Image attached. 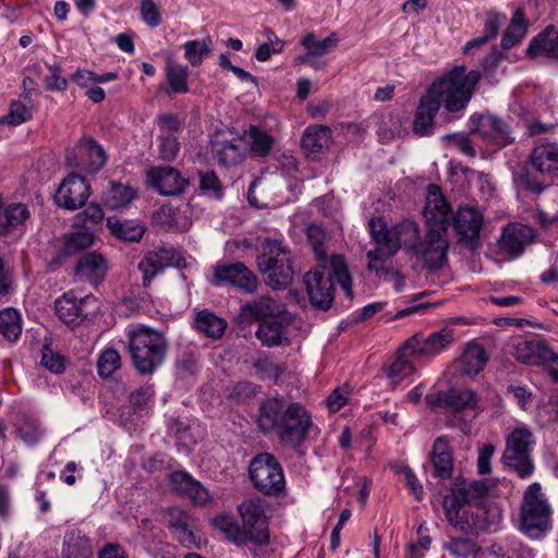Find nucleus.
<instances>
[{"label": "nucleus", "mask_w": 558, "mask_h": 558, "mask_svg": "<svg viewBox=\"0 0 558 558\" xmlns=\"http://www.w3.org/2000/svg\"><path fill=\"white\" fill-rule=\"evenodd\" d=\"M526 53L531 57L544 56L549 59L558 58V29L548 26L529 45Z\"/></svg>", "instance_id": "30"}, {"label": "nucleus", "mask_w": 558, "mask_h": 558, "mask_svg": "<svg viewBox=\"0 0 558 558\" xmlns=\"http://www.w3.org/2000/svg\"><path fill=\"white\" fill-rule=\"evenodd\" d=\"M107 271L108 264L106 258L96 252L82 255L74 268V275L78 280L87 281L95 286L105 280Z\"/></svg>", "instance_id": "23"}, {"label": "nucleus", "mask_w": 558, "mask_h": 558, "mask_svg": "<svg viewBox=\"0 0 558 558\" xmlns=\"http://www.w3.org/2000/svg\"><path fill=\"white\" fill-rule=\"evenodd\" d=\"M551 526V508L541 485L533 483L523 494L520 507V531L532 539H539Z\"/></svg>", "instance_id": "7"}, {"label": "nucleus", "mask_w": 558, "mask_h": 558, "mask_svg": "<svg viewBox=\"0 0 558 558\" xmlns=\"http://www.w3.org/2000/svg\"><path fill=\"white\" fill-rule=\"evenodd\" d=\"M48 69H49L50 74L48 76H46V78H45L46 87L49 90H58V92L65 90L68 87V81H66V78L61 76V72H62L61 65L59 63L54 62V63L50 64L48 66Z\"/></svg>", "instance_id": "61"}, {"label": "nucleus", "mask_w": 558, "mask_h": 558, "mask_svg": "<svg viewBox=\"0 0 558 558\" xmlns=\"http://www.w3.org/2000/svg\"><path fill=\"white\" fill-rule=\"evenodd\" d=\"M532 236V228L524 225H508L499 240V247L515 258L523 253L525 244Z\"/></svg>", "instance_id": "26"}, {"label": "nucleus", "mask_w": 558, "mask_h": 558, "mask_svg": "<svg viewBox=\"0 0 558 558\" xmlns=\"http://www.w3.org/2000/svg\"><path fill=\"white\" fill-rule=\"evenodd\" d=\"M473 128L471 134H476L487 143L505 147L514 142L511 128L505 120L492 113H480L471 117Z\"/></svg>", "instance_id": "15"}, {"label": "nucleus", "mask_w": 558, "mask_h": 558, "mask_svg": "<svg viewBox=\"0 0 558 558\" xmlns=\"http://www.w3.org/2000/svg\"><path fill=\"white\" fill-rule=\"evenodd\" d=\"M140 12L148 26L157 27L161 23V13L154 0H142Z\"/></svg>", "instance_id": "60"}, {"label": "nucleus", "mask_w": 558, "mask_h": 558, "mask_svg": "<svg viewBox=\"0 0 558 558\" xmlns=\"http://www.w3.org/2000/svg\"><path fill=\"white\" fill-rule=\"evenodd\" d=\"M442 140L451 147H454L460 153L474 158L476 156L475 148L473 147L470 137L463 133L446 134Z\"/></svg>", "instance_id": "58"}, {"label": "nucleus", "mask_w": 558, "mask_h": 558, "mask_svg": "<svg viewBox=\"0 0 558 558\" xmlns=\"http://www.w3.org/2000/svg\"><path fill=\"white\" fill-rule=\"evenodd\" d=\"M515 182L518 185L535 195L542 194L547 184L541 181L536 175L531 173L529 170H523L521 173L517 174Z\"/></svg>", "instance_id": "59"}, {"label": "nucleus", "mask_w": 558, "mask_h": 558, "mask_svg": "<svg viewBox=\"0 0 558 558\" xmlns=\"http://www.w3.org/2000/svg\"><path fill=\"white\" fill-rule=\"evenodd\" d=\"M136 196L133 187L111 182L110 189L106 192L105 204L110 209H118L128 206Z\"/></svg>", "instance_id": "43"}, {"label": "nucleus", "mask_w": 558, "mask_h": 558, "mask_svg": "<svg viewBox=\"0 0 558 558\" xmlns=\"http://www.w3.org/2000/svg\"><path fill=\"white\" fill-rule=\"evenodd\" d=\"M238 510L242 519V526L246 530L251 543L268 544L269 532L263 500L259 498L243 500Z\"/></svg>", "instance_id": "13"}, {"label": "nucleus", "mask_w": 558, "mask_h": 558, "mask_svg": "<svg viewBox=\"0 0 558 558\" xmlns=\"http://www.w3.org/2000/svg\"><path fill=\"white\" fill-rule=\"evenodd\" d=\"M255 337L268 348L290 344L287 326L278 320H263L255 331Z\"/></svg>", "instance_id": "31"}, {"label": "nucleus", "mask_w": 558, "mask_h": 558, "mask_svg": "<svg viewBox=\"0 0 558 558\" xmlns=\"http://www.w3.org/2000/svg\"><path fill=\"white\" fill-rule=\"evenodd\" d=\"M487 361L488 354L484 347L480 343L470 342L461 356L462 372L469 376L476 375L483 369Z\"/></svg>", "instance_id": "38"}, {"label": "nucleus", "mask_w": 558, "mask_h": 558, "mask_svg": "<svg viewBox=\"0 0 558 558\" xmlns=\"http://www.w3.org/2000/svg\"><path fill=\"white\" fill-rule=\"evenodd\" d=\"M210 283L214 287L230 286L247 295L256 293L259 287L256 274L242 262L217 263L213 267Z\"/></svg>", "instance_id": "11"}, {"label": "nucleus", "mask_w": 558, "mask_h": 558, "mask_svg": "<svg viewBox=\"0 0 558 558\" xmlns=\"http://www.w3.org/2000/svg\"><path fill=\"white\" fill-rule=\"evenodd\" d=\"M121 367V356L116 349H106L101 352L97 361L98 374L102 378L110 377Z\"/></svg>", "instance_id": "50"}, {"label": "nucleus", "mask_w": 558, "mask_h": 558, "mask_svg": "<svg viewBox=\"0 0 558 558\" xmlns=\"http://www.w3.org/2000/svg\"><path fill=\"white\" fill-rule=\"evenodd\" d=\"M90 195V185L80 174H69L60 184L54 194V202L59 207L75 210L83 207Z\"/></svg>", "instance_id": "18"}, {"label": "nucleus", "mask_w": 558, "mask_h": 558, "mask_svg": "<svg viewBox=\"0 0 558 558\" xmlns=\"http://www.w3.org/2000/svg\"><path fill=\"white\" fill-rule=\"evenodd\" d=\"M149 184L161 195L181 194L187 181L173 167H156L147 172Z\"/></svg>", "instance_id": "20"}, {"label": "nucleus", "mask_w": 558, "mask_h": 558, "mask_svg": "<svg viewBox=\"0 0 558 558\" xmlns=\"http://www.w3.org/2000/svg\"><path fill=\"white\" fill-rule=\"evenodd\" d=\"M256 424L264 434L275 433L280 442L299 448L314 429L311 414L300 402H287L283 397H271L259 403Z\"/></svg>", "instance_id": "1"}, {"label": "nucleus", "mask_w": 558, "mask_h": 558, "mask_svg": "<svg viewBox=\"0 0 558 558\" xmlns=\"http://www.w3.org/2000/svg\"><path fill=\"white\" fill-rule=\"evenodd\" d=\"M340 39L336 33H331L328 37L317 40L313 33L303 36L301 44L305 48V53L296 57L299 63H311L312 58L323 57L331 49L336 48Z\"/></svg>", "instance_id": "29"}, {"label": "nucleus", "mask_w": 558, "mask_h": 558, "mask_svg": "<svg viewBox=\"0 0 558 558\" xmlns=\"http://www.w3.org/2000/svg\"><path fill=\"white\" fill-rule=\"evenodd\" d=\"M80 155L83 157V169L88 172L99 171L107 161L104 148L93 138L81 140L77 144Z\"/></svg>", "instance_id": "33"}, {"label": "nucleus", "mask_w": 558, "mask_h": 558, "mask_svg": "<svg viewBox=\"0 0 558 558\" xmlns=\"http://www.w3.org/2000/svg\"><path fill=\"white\" fill-rule=\"evenodd\" d=\"M107 226L112 235L125 242H138L144 233L145 226L138 220L108 218Z\"/></svg>", "instance_id": "34"}, {"label": "nucleus", "mask_w": 558, "mask_h": 558, "mask_svg": "<svg viewBox=\"0 0 558 558\" xmlns=\"http://www.w3.org/2000/svg\"><path fill=\"white\" fill-rule=\"evenodd\" d=\"M214 157L220 165L226 167L240 163L244 158L243 141L241 138H234L218 144L214 149Z\"/></svg>", "instance_id": "41"}, {"label": "nucleus", "mask_w": 558, "mask_h": 558, "mask_svg": "<svg viewBox=\"0 0 558 558\" xmlns=\"http://www.w3.org/2000/svg\"><path fill=\"white\" fill-rule=\"evenodd\" d=\"M194 326L197 331L206 337L218 339L223 335L227 328V323L215 313L208 310H203L197 313Z\"/></svg>", "instance_id": "39"}, {"label": "nucleus", "mask_w": 558, "mask_h": 558, "mask_svg": "<svg viewBox=\"0 0 558 558\" xmlns=\"http://www.w3.org/2000/svg\"><path fill=\"white\" fill-rule=\"evenodd\" d=\"M446 410L461 412L464 410H476L478 399L475 391L471 389H449L446 391Z\"/></svg>", "instance_id": "40"}, {"label": "nucleus", "mask_w": 558, "mask_h": 558, "mask_svg": "<svg viewBox=\"0 0 558 558\" xmlns=\"http://www.w3.org/2000/svg\"><path fill=\"white\" fill-rule=\"evenodd\" d=\"M442 508L449 523L454 529L459 530L462 523L463 511L468 508H465L464 504L459 499L452 489L450 490V494L445 496Z\"/></svg>", "instance_id": "47"}, {"label": "nucleus", "mask_w": 558, "mask_h": 558, "mask_svg": "<svg viewBox=\"0 0 558 558\" xmlns=\"http://www.w3.org/2000/svg\"><path fill=\"white\" fill-rule=\"evenodd\" d=\"M29 118L31 112L28 108L22 101L16 100L11 102L9 113L4 116L0 122L16 126L24 123Z\"/></svg>", "instance_id": "57"}, {"label": "nucleus", "mask_w": 558, "mask_h": 558, "mask_svg": "<svg viewBox=\"0 0 558 558\" xmlns=\"http://www.w3.org/2000/svg\"><path fill=\"white\" fill-rule=\"evenodd\" d=\"M92 558L93 548L89 539L78 530H72L64 535L62 558Z\"/></svg>", "instance_id": "35"}, {"label": "nucleus", "mask_w": 558, "mask_h": 558, "mask_svg": "<svg viewBox=\"0 0 558 558\" xmlns=\"http://www.w3.org/2000/svg\"><path fill=\"white\" fill-rule=\"evenodd\" d=\"M242 311L245 315L259 319L279 316L283 312V305L269 295H262L247 302Z\"/></svg>", "instance_id": "37"}, {"label": "nucleus", "mask_w": 558, "mask_h": 558, "mask_svg": "<svg viewBox=\"0 0 558 558\" xmlns=\"http://www.w3.org/2000/svg\"><path fill=\"white\" fill-rule=\"evenodd\" d=\"M166 76L170 85L171 92L177 94L189 92V86L186 82L189 76V70L186 66L169 60L167 62Z\"/></svg>", "instance_id": "45"}, {"label": "nucleus", "mask_w": 558, "mask_h": 558, "mask_svg": "<svg viewBox=\"0 0 558 558\" xmlns=\"http://www.w3.org/2000/svg\"><path fill=\"white\" fill-rule=\"evenodd\" d=\"M160 134L174 135L182 130V122L174 113H162L157 117Z\"/></svg>", "instance_id": "63"}, {"label": "nucleus", "mask_w": 558, "mask_h": 558, "mask_svg": "<svg viewBox=\"0 0 558 558\" xmlns=\"http://www.w3.org/2000/svg\"><path fill=\"white\" fill-rule=\"evenodd\" d=\"M440 109V99L434 98L427 90L421 96L414 112L413 132L418 136H428L435 128V117Z\"/></svg>", "instance_id": "22"}, {"label": "nucleus", "mask_w": 558, "mask_h": 558, "mask_svg": "<svg viewBox=\"0 0 558 558\" xmlns=\"http://www.w3.org/2000/svg\"><path fill=\"white\" fill-rule=\"evenodd\" d=\"M88 298L76 299L65 293L54 302V310L58 317L69 326H77L87 318L88 313L84 310V304Z\"/></svg>", "instance_id": "28"}, {"label": "nucleus", "mask_w": 558, "mask_h": 558, "mask_svg": "<svg viewBox=\"0 0 558 558\" xmlns=\"http://www.w3.org/2000/svg\"><path fill=\"white\" fill-rule=\"evenodd\" d=\"M213 525L216 530L221 532L230 542L238 546L251 543V538L244 530L240 526L236 520L229 514H219L213 519Z\"/></svg>", "instance_id": "36"}, {"label": "nucleus", "mask_w": 558, "mask_h": 558, "mask_svg": "<svg viewBox=\"0 0 558 558\" xmlns=\"http://www.w3.org/2000/svg\"><path fill=\"white\" fill-rule=\"evenodd\" d=\"M501 520L502 514L498 507L485 506L476 501L463 511L462 523L459 531L464 534L495 532Z\"/></svg>", "instance_id": "14"}, {"label": "nucleus", "mask_w": 558, "mask_h": 558, "mask_svg": "<svg viewBox=\"0 0 558 558\" xmlns=\"http://www.w3.org/2000/svg\"><path fill=\"white\" fill-rule=\"evenodd\" d=\"M128 349L135 369L151 375L165 362L168 342L161 331L140 325L128 331Z\"/></svg>", "instance_id": "4"}, {"label": "nucleus", "mask_w": 558, "mask_h": 558, "mask_svg": "<svg viewBox=\"0 0 558 558\" xmlns=\"http://www.w3.org/2000/svg\"><path fill=\"white\" fill-rule=\"evenodd\" d=\"M444 547L456 558H466L477 550L476 544L469 538H453Z\"/></svg>", "instance_id": "55"}, {"label": "nucleus", "mask_w": 558, "mask_h": 558, "mask_svg": "<svg viewBox=\"0 0 558 558\" xmlns=\"http://www.w3.org/2000/svg\"><path fill=\"white\" fill-rule=\"evenodd\" d=\"M483 215L473 207H462L452 216V225L459 242L471 251L481 246L480 232L483 226Z\"/></svg>", "instance_id": "16"}, {"label": "nucleus", "mask_w": 558, "mask_h": 558, "mask_svg": "<svg viewBox=\"0 0 558 558\" xmlns=\"http://www.w3.org/2000/svg\"><path fill=\"white\" fill-rule=\"evenodd\" d=\"M512 355L522 364L545 367L553 356V350L538 339H518L512 344Z\"/></svg>", "instance_id": "19"}, {"label": "nucleus", "mask_w": 558, "mask_h": 558, "mask_svg": "<svg viewBox=\"0 0 558 558\" xmlns=\"http://www.w3.org/2000/svg\"><path fill=\"white\" fill-rule=\"evenodd\" d=\"M333 278H336L345 295L352 299V279L348 266L342 256L332 255L330 268L318 266L304 276L303 281L306 292L314 307L326 311L331 306L335 298Z\"/></svg>", "instance_id": "2"}, {"label": "nucleus", "mask_w": 558, "mask_h": 558, "mask_svg": "<svg viewBox=\"0 0 558 558\" xmlns=\"http://www.w3.org/2000/svg\"><path fill=\"white\" fill-rule=\"evenodd\" d=\"M257 269L266 278V283L274 290L288 288L294 278L291 253L281 241L265 239L256 257Z\"/></svg>", "instance_id": "5"}, {"label": "nucleus", "mask_w": 558, "mask_h": 558, "mask_svg": "<svg viewBox=\"0 0 558 558\" xmlns=\"http://www.w3.org/2000/svg\"><path fill=\"white\" fill-rule=\"evenodd\" d=\"M251 140V153L256 157L267 156L274 145V138L255 125H251L247 132Z\"/></svg>", "instance_id": "46"}, {"label": "nucleus", "mask_w": 558, "mask_h": 558, "mask_svg": "<svg viewBox=\"0 0 558 558\" xmlns=\"http://www.w3.org/2000/svg\"><path fill=\"white\" fill-rule=\"evenodd\" d=\"M248 473L253 486L265 496L277 497L286 489L283 470L276 457L268 452L251 460Z\"/></svg>", "instance_id": "9"}, {"label": "nucleus", "mask_w": 558, "mask_h": 558, "mask_svg": "<svg viewBox=\"0 0 558 558\" xmlns=\"http://www.w3.org/2000/svg\"><path fill=\"white\" fill-rule=\"evenodd\" d=\"M481 77L480 71L466 72V66L457 65L434 81L427 92L440 99L448 112L458 113L468 107Z\"/></svg>", "instance_id": "3"}, {"label": "nucleus", "mask_w": 558, "mask_h": 558, "mask_svg": "<svg viewBox=\"0 0 558 558\" xmlns=\"http://www.w3.org/2000/svg\"><path fill=\"white\" fill-rule=\"evenodd\" d=\"M449 242L447 233L437 229H427L421 235L420 226L414 222V235L405 254L421 264L429 272L442 269L448 263Z\"/></svg>", "instance_id": "6"}, {"label": "nucleus", "mask_w": 558, "mask_h": 558, "mask_svg": "<svg viewBox=\"0 0 558 558\" xmlns=\"http://www.w3.org/2000/svg\"><path fill=\"white\" fill-rule=\"evenodd\" d=\"M533 434L524 427L515 428L506 438L502 462L514 470L521 478L530 476L534 471L531 460Z\"/></svg>", "instance_id": "10"}, {"label": "nucleus", "mask_w": 558, "mask_h": 558, "mask_svg": "<svg viewBox=\"0 0 558 558\" xmlns=\"http://www.w3.org/2000/svg\"><path fill=\"white\" fill-rule=\"evenodd\" d=\"M531 165L539 173L558 171V145L547 143L536 146L531 153Z\"/></svg>", "instance_id": "32"}, {"label": "nucleus", "mask_w": 558, "mask_h": 558, "mask_svg": "<svg viewBox=\"0 0 558 558\" xmlns=\"http://www.w3.org/2000/svg\"><path fill=\"white\" fill-rule=\"evenodd\" d=\"M0 333L9 341H16L22 333L21 315L13 307L0 312Z\"/></svg>", "instance_id": "44"}, {"label": "nucleus", "mask_w": 558, "mask_h": 558, "mask_svg": "<svg viewBox=\"0 0 558 558\" xmlns=\"http://www.w3.org/2000/svg\"><path fill=\"white\" fill-rule=\"evenodd\" d=\"M454 341V332L451 328H442L430 332L428 336L415 333L402 345V352H409L411 357L432 359L446 350Z\"/></svg>", "instance_id": "12"}, {"label": "nucleus", "mask_w": 558, "mask_h": 558, "mask_svg": "<svg viewBox=\"0 0 558 558\" xmlns=\"http://www.w3.org/2000/svg\"><path fill=\"white\" fill-rule=\"evenodd\" d=\"M268 41L260 44L255 50V58L259 62L268 61L272 54L282 51L284 41L279 39L272 31H267Z\"/></svg>", "instance_id": "52"}, {"label": "nucleus", "mask_w": 558, "mask_h": 558, "mask_svg": "<svg viewBox=\"0 0 558 558\" xmlns=\"http://www.w3.org/2000/svg\"><path fill=\"white\" fill-rule=\"evenodd\" d=\"M193 478L184 471H175L170 475V485L178 494L185 496L193 484Z\"/></svg>", "instance_id": "64"}, {"label": "nucleus", "mask_w": 558, "mask_h": 558, "mask_svg": "<svg viewBox=\"0 0 558 558\" xmlns=\"http://www.w3.org/2000/svg\"><path fill=\"white\" fill-rule=\"evenodd\" d=\"M174 258L175 251L171 247H159L157 251L146 253L137 266L142 272L143 286L149 287L157 275L174 264Z\"/></svg>", "instance_id": "21"}, {"label": "nucleus", "mask_w": 558, "mask_h": 558, "mask_svg": "<svg viewBox=\"0 0 558 558\" xmlns=\"http://www.w3.org/2000/svg\"><path fill=\"white\" fill-rule=\"evenodd\" d=\"M414 222L405 219L388 228L381 217L371 218L368 230L373 241L377 244L375 248L386 252V256H395L401 248L407 252L414 235Z\"/></svg>", "instance_id": "8"}, {"label": "nucleus", "mask_w": 558, "mask_h": 558, "mask_svg": "<svg viewBox=\"0 0 558 558\" xmlns=\"http://www.w3.org/2000/svg\"><path fill=\"white\" fill-rule=\"evenodd\" d=\"M451 214V207L444 197L440 187L436 184H429L423 208V216L428 229H437L447 233L452 220Z\"/></svg>", "instance_id": "17"}, {"label": "nucleus", "mask_w": 558, "mask_h": 558, "mask_svg": "<svg viewBox=\"0 0 558 558\" xmlns=\"http://www.w3.org/2000/svg\"><path fill=\"white\" fill-rule=\"evenodd\" d=\"M192 518L184 510L173 507L168 510V527L182 545H196L197 537L192 530Z\"/></svg>", "instance_id": "27"}, {"label": "nucleus", "mask_w": 558, "mask_h": 558, "mask_svg": "<svg viewBox=\"0 0 558 558\" xmlns=\"http://www.w3.org/2000/svg\"><path fill=\"white\" fill-rule=\"evenodd\" d=\"M9 230L24 222L29 217V211L24 204H13L4 209Z\"/></svg>", "instance_id": "62"}, {"label": "nucleus", "mask_w": 558, "mask_h": 558, "mask_svg": "<svg viewBox=\"0 0 558 558\" xmlns=\"http://www.w3.org/2000/svg\"><path fill=\"white\" fill-rule=\"evenodd\" d=\"M94 243V235L89 232L78 231L64 236V253L66 255L75 254L82 250L88 248Z\"/></svg>", "instance_id": "51"}, {"label": "nucleus", "mask_w": 558, "mask_h": 558, "mask_svg": "<svg viewBox=\"0 0 558 558\" xmlns=\"http://www.w3.org/2000/svg\"><path fill=\"white\" fill-rule=\"evenodd\" d=\"M407 356H411L409 352L403 353L402 348H400L398 352V357L391 363V365L387 368L386 373L388 378L391 379L393 384H398L407 376L414 373L415 367L411 361L407 359Z\"/></svg>", "instance_id": "48"}, {"label": "nucleus", "mask_w": 558, "mask_h": 558, "mask_svg": "<svg viewBox=\"0 0 558 558\" xmlns=\"http://www.w3.org/2000/svg\"><path fill=\"white\" fill-rule=\"evenodd\" d=\"M159 156L165 161H173L180 150V143L175 135L159 134Z\"/></svg>", "instance_id": "56"}, {"label": "nucleus", "mask_w": 558, "mask_h": 558, "mask_svg": "<svg viewBox=\"0 0 558 558\" xmlns=\"http://www.w3.org/2000/svg\"><path fill=\"white\" fill-rule=\"evenodd\" d=\"M210 38L199 40H189L183 45L184 57L192 66L202 64L203 59L211 52Z\"/></svg>", "instance_id": "49"}, {"label": "nucleus", "mask_w": 558, "mask_h": 558, "mask_svg": "<svg viewBox=\"0 0 558 558\" xmlns=\"http://www.w3.org/2000/svg\"><path fill=\"white\" fill-rule=\"evenodd\" d=\"M306 235L317 259L325 260L327 258V251L325 248L326 233L324 229L312 225L307 228Z\"/></svg>", "instance_id": "54"}, {"label": "nucleus", "mask_w": 558, "mask_h": 558, "mask_svg": "<svg viewBox=\"0 0 558 558\" xmlns=\"http://www.w3.org/2000/svg\"><path fill=\"white\" fill-rule=\"evenodd\" d=\"M434 477L444 481L449 480L453 472V453L447 436L435 439L429 454Z\"/></svg>", "instance_id": "24"}, {"label": "nucleus", "mask_w": 558, "mask_h": 558, "mask_svg": "<svg viewBox=\"0 0 558 558\" xmlns=\"http://www.w3.org/2000/svg\"><path fill=\"white\" fill-rule=\"evenodd\" d=\"M526 31L527 24L525 22L524 13L521 9H518L513 13L511 22L502 35V49L508 50L518 45L525 36Z\"/></svg>", "instance_id": "42"}, {"label": "nucleus", "mask_w": 558, "mask_h": 558, "mask_svg": "<svg viewBox=\"0 0 558 558\" xmlns=\"http://www.w3.org/2000/svg\"><path fill=\"white\" fill-rule=\"evenodd\" d=\"M154 396V386L145 385L130 393L129 402L135 413L142 412L147 408Z\"/></svg>", "instance_id": "53"}, {"label": "nucleus", "mask_w": 558, "mask_h": 558, "mask_svg": "<svg viewBox=\"0 0 558 558\" xmlns=\"http://www.w3.org/2000/svg\"><path fill=\"white\" fill-rule=\"evenodd\" d=\"M331 144V130L326 125H312L305 129L301 145L307 157L315 160L326 154Z\"/></svg>", "instance_id": "25"}]
</instances>
